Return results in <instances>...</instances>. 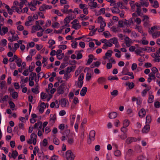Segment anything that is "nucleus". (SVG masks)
<instances>
[{"label":"nucleus","instance_id":"1","mask_svg":"<svg viewBox=\"0 0 160 160\" xmlns=\"http://www.w3.org/2000/svg\"><path fill=\"white\" fill-rule=\"evenodd\" d=\"M66 157L67 160H74L75 155L71 150H68L66 152Z\"/></svg>","mask_w":160,"mask_h":160},{"label":"nucleus","instance_id":"2","mask_svg":"<svg viewBox=\"0 0 160 160\" xmlns=\"http://www.w3.org/2000/svg\"><path fill=\"white\" fill-rule=\"evenodd\" d=\"M65 84L62 83L59 86L57 90V93L58 94H62L64 93L65 89Z\"/></svg>","mask_w":160,"mask_h":160},{"label":"nucleus","instance_id":"3","mask_svg":"<svg viewBox=\"0 0 160 160\" xmlns=\"http://www.w3.org/2000/svg\"><path fill=\"white\" fill-rule=\"evenodd\" d=\"M37 137L36 131L35 132H34L33 133L31 134L30 136L31 139L32 140L33 144L34 145H35L36 144L37 142Z\"/></svg>","mask_w":160,"mask_h":160},{"label":"nucleus","instance_id":"4","mask_svg":"<svg viewBox=\"0 0 160 160\" xmlns=\"http://www.w3.org/2000/svg\"><path fill=\"white\" fill-rule=\"evenodd\" d=\"M137 140V139L134 137H129L126 140V142L128 144H129L132 142H136Z\"/></svg>","mask_w":160,"mask_h":160},{"label":"nucleus","instance_id":"5","mask_svg":"<svg viewBox=\"0 0 160 160\" xmlns=\"http://www.w3.org/2000/svg\"><path fill=\"white\" fill-rule=\"evenodd\" d=\"M125 43L128 47H130L132 43V40L128 37H126L124 39Z\"/></svg>","mask_w":160,"mask_h":160},{"label":"nucleus","instance_id":"6","mask_svg":"<svg viewBox=\"0 0 160 160\" xmlns=\"http://www.w3.org/2000/svg\"><path fill=\"white\" fill-rule=\"evenodd\" d=\"M68 103V102L65 98L61 99L60 101V105L62 107H64L66 106L67 103Z\"/></svg>","mask_w":160,"mask_h":160},{"label":"nucleus","instance_id":"7","mask_svg":"<svg viewBox=\"0 0 160 160\" xmlns=\"http://www.w3.org/2000/svg\"><path fill=\"white\" fill-rule=\"evenodd\" d=\"M95 132L94 130H91L89 133V138L91 140L93 141L95 138Z\"/></svg>","mask_w":160,"mask_h":160},{"label":"nucleus","instance_id":"8","mask_svg":"<svg viewBox=\"0 0 160 160\" xmlns=\"http://www.w3.org/2000/svg\"><path fill=\"white\" fill-rule=\"evenodd\" d=\"M109 41L111 43L115 45L116 47H117V44L118 43V39L116 38H113L110 39Z\"/></svg>","mask_w":160,"mask_h":160},{"label":"nucleus","instance_id":"9","mask_svg":"<svg viewBox=\"0 0 160 160\" xmlns=\"http://www.w3.org/2000/svg\"><path fill=\"white\" fill-rule=\"evenodd\" d=\"M133 153V151L132 150L129 149H128V151L126 152L125 155V158L129 157L131 156Z\"/></svg>","mask_w":160,"mask_h":160},{"label":"nucleus","instance_id":"10","mask_svg":"<svg viewBox=\"0 0 160 160\" xmlns=\"http://www.w3.org/2000/svg\"><path fill=\"white\" fill-rule=\"evenodd\" d=\"M139 116L141 118L144 117L146 115V112L144 109L142 108L138 113Z\"/></svg>","mask_w":160,"mask_h":160},{"label":"nucleus","instance_id":"11","mask_svg":"<svg viewBox=\"0 0 160 160\" xmlns=\"http://www.w3.org/2000/svg\"><path fill=\"white\" fill-rule=\"evenodd\" d=\"M150 126L149 125H147L144 126L142 130L143 132L148 133L150 130Z\"/></svg>","mask_w":160,"mask_h":160},{"label":"nucleus","instance_id":"12","mask_svg":"<svg viewBox=\"0 0 160 160\" xmlns=\"http://www.w3.org/2000/svg\"><path fill=\"white\" fill-rule=\"evenodd\" d=\"M87 88L86 87H83L81 90L80 92V94L82 96H84L85 95L87 91Z\"/></svg>","mask_w":160,"mask_h":160},{"label":"nucleus","instance_id":"13","mask_svg":"<svg viewBox=\"0 0 160 160\" xmlns=\"http://www.w3.org/2000/svg\"><path fill=\"white\" fill-rule=\"evenodd\" d=\"M88 57L89 59H88L87 62L86 64L87 65L90 64L92 62V58L93 57V56L92 54H90L89 55Z\"/></svg>","mask_w":160,"mask_h":160},{"label":"nucleus","instance_id":"14","mask_svg":"<svg viewBox=\"0 0 160 160\" xmlns=\"http://www.w3.org/2000/svg\"><path fill=\"white\" fill-rule=\"evenodd\" d=\"M106 80L105 78L101 77L99 78L98 80V82L100 84H102L104 83L106 81Z\"/></svg>","mask_w":160,"mask_h":160},{"label":"nucleus","instance_id":"15","mask_svg":"<svg viewBox=\"0 0 160 160\" xmlns=\"http://www.w3.org/2000/svg\"><path fill=\"white\" fill-rule=\"evenodd\" d=\"M130 123V121L128 119H125L124 120L123 122V127L127 128L129 125Z\"/></svg>","mask_w":160,"mask_h":160},{"label":"nucleus","instance_id":"16","mask_svg":"<svg viewBox=\"0 0 160 160\" xmlns=\"http://www.w3.org/2000/svg\"><path fill=\"white\" fill-rule=\"evenodd\" d=\"M117 116V113L115 112H112L110 113L109 115V117L111 119L115 118Z\"/></svg>","mask_w":160,"mask_h":160},{"label":"nucleus","instance_id":"17","mask_svg":"<svg viewBox=\"0 0 160 160\" xmlns=\"http://www.w3.org/2000/svg\"><path fill=\"white\" fill-rule=\"evenodd\" d=\"M6 82L5 81H0V88L1 89H6L7 87H5Z\"/></svg>","mask_w":160,"mask_h":160},{"label":"nucleus","instance_id":"18","mask_svg":"<svg viewBox=\"0 0 160 160\" xmlns=\"http://www.w3.org/2000/svg\"><path fill=\"white\" fill-rule=\"evenodd\" d=\"M2 30L3 31V33H2L1 32L0 34L1 35H3L7 33L8 32V29L7 27L4 26L2 27Z\"/></svg>","mask_w":160,"mask_h":160},{"label":"nucleus","instance_id":"19","mask_svg":"<svg viewBox=\"0 0 160 160\" xmlns=\"http://www.w3.org/2000/svg\"><path fill=\"white\" fill-rule=\"evenodd\" d=\"M76 115H72L70 117V123L71 126H73L74 122L75 119Z\"/></svg>","mask_w":160,"mask_h":160},{"label":"nucleus","instance_id":"20","mask_svg":"<svg viewBox=\"0 0 160 160\" xmlns=\"http://www.w3.org/2000/svg\"><path fill=\"white\" fill-rule=\"evenodd\" d=\"M18 153L16 150L13 151L12 152V153L11 154V157L15 159L18 156Z\"/></svg>","mask_w":160,"mask_h":160},{"label":"nucleus","instance_id":"21","mask_svg":"<svg viewBox=\"0 0 160 160\" xmlns=\"http://www.w3.org/2000/svg\"><path fill=\"white\" fill-rule=\"evenodd\" d=\"M88 4L90 6L93 8H96L97 6V3L94 1L88 3Z\"/></svg>","mask_w":160,"mask_h":160},{"label":"nucleus","instance_id":"22","mask_svg":"<svg viewBox=\"0 0 160 160\" xmlns=\"http://www.w3.org/2000/svg\"><path fill=\"white\" fill-rule=\"evenodd\" d=\"M81 25L79 24H72V28H73L75 30H77L80 28L81 27Z\"/></svg>","mask_w":160,"mask_h":160},{"label":"nucleus","instance_id":"23","mask_svg":"<svg viewBox=\"0 0 160 160\" xmlns=\"http://www.w3.org/2000/svg\"><path fill=\"white\" fill-rule=\"evenodd\" d=\"M154 98V97L153 95H149L148 99V102L150 103H152L153 101Z\"/></svg>","mask_w":160,"mask_h":160},{"label":"nucleus","instance_id":"24","mask_svg":"<svg viewBox=\"0 0 160 160\" xmlns=\"http://www.w3.org/2000/svg\"><path fill=\"white\" fill-rule=\"evenodd\" d=\"M113 13H118L119 12V9L117 8L114 7L111 9Z\"/></svg>","mask_w":160,"mask_h":160},{"label":"nucleus","instance_id":"25","mask_svg":"<svg viewBox=\"0 0 160 160\" xmlns=\"http://www.w3.org/2000/svg\"><path fill=\"white\" fill-rule=\"evenodd\" d=\"M11 95L12 98L14 99H16L18 97V93L15 91L13 92L12 93H11Z\"/></svg>","mask_w":160,"mask_h":160},{"label":"nucleus","instance_id":"26","mask_svg":"<svg viewBox=\"0 0 160 160\" xmlns=\"http://www.w3.org/2000/svg\"><path fill=\"white\" fill-rule=\"evenodd\" d=\"M36 74L35 72H32L30 74L29 78L31 79V80L33 81L34 78L36 77Z\"/></svg>","mask_w":160,"mask_h":160},{"label":"nucleus","instance_id":"27","mask_svg":"<svg viewBox=\"0 0 160 160\" xmlns=\"http://www.w3.org/2000/svg\"><path fill=\"white\" fill-rule=\"evenodd\" d=\"M108 79L109 80H118V78L116 76H110L108 77Z\"/></svg>","mask_w":160,"mask_h":160},{"label":"nucleus","instance_id":"28","mask_svg":"<svg viewBox=\"0 0 160 160\" xmlns=\"http://www.w3.org/2000/svg\"><path fill=\"white\" fill-rule=\"evenodd\" d=\"M160 36V31L156 32L152 34V37L156 38Z\"/></svg>","mask_w":160,"mask_h":160},{"label":"nucleus","instance_id":"29","mask_svg":"<svg viewBox=\"0 0 160 160\" xmlns=\"http://www.w3.org/2000/svg\"><path fill=\"white\" fill-rule=\"evenodd\" d=\"M7 41L5 39H3L0 41V45L5 47L7 45Z\"/></svg>","mask_w":160,"mask_h":160},{"label":"nucleus","instance_id":"30","mask_svg":"<svg viewBox=\"0 0 160 160\" xmlns=\"http://www.w3.org/2000/svg\"><path fill=\"white\" fill-rule=\"evenodd\" d=\"M8 103L9 105L10 108L12 109V110H14V109L13 108H15V104L11 101H9Z\"/></svg>","mask_w":160,"mask_h":160},{"label":"nucleus","instance_id":"31","mask_svg":"<svg viewBox=\"0 0 160 160\" xmlns=\"http://www.w3.org/2000/svg\"><path fill=\"white\" fill-rule=\"evenodd\" d=\"M50 121H52L53 122V123H54L55 121L56 120V115L55 114H54L53 115L52 114L50 115Z\"/></svg>","mask_w":160,"mask_h":160},{"label":"nucleus","instance_id":"32","mask_svg":"<svg viewBox=\"0 0 160 160\" xmlns=\"http://www.w3.org/2000/svg\"><path fill=\"white\" fill-rule=\"evenodd\" d=\"M69 6L68 5H65L64 8L62 9L61 11L64 13H66L68 9L69 8Z\"/></svg>","mask_w":160,"mask_h":160},{"label":"nucleus","instance_id":"33","mask_svg":"<svg viewBox=\"0 0 160 160\" xmlns=\"http://www.w3.org/2000/svg\"><path fill=\"white\" fill-rule=\"evenodd\" d=\"M121 154V153L120 151L118 150H117L114 152V155L116 157L120 156Z\"/></svg>","mask_w":160,"mask_h":160},{"label":"nucleus","instance_id":"34","mask_svg":"<svg viewBox=\"0 0 160 160\" xmlns=\"http://www.w3.org/2000/svg\"><path fill=\"white\" fill-rule=\"evenodd\" d=\"M152 6L155 8H157L158 7V3L157 1L151 2Z\"/></svg>","mask_w":160,"mask_h":160},{"label":"nucleus","instance_id":"35","mask_svg":"<svg viewBox=\"0 0 160 160\" xmlns=\"http://www.w3.org/2000/svg\"><path fill=\"white\" fill-rule=\"evenodd\" d=\"M15 62L18 67H20L21 66L22 60L21 58L18 59Z\"/></svg>","mask_w":160,"mask_h":160},{"label":"nucleus","instance_id":"36","mask_svg":"<svg viewBox=\"0 0 160 160\" xmlns=\"http://www.w3.org/2000/svg\"><path fill=\"white\" fill-rule=\"evenodd\" d=\"M84 78V74L82 73H81L80 74V75H79V76L78 77V81H83L82 80Z\"/></svg>","mask_w":160,"mask_h":160},{"label":"nucleus","instance_id":"37","mask_svg":"<svg viewBox=\"0 0 160 160\" xmlns=\"http://www.w3.org/2000/svg\"><path fill=\"white\" fill-rule=\"evenodd\" d=\"M112 51L111 50H108L107 52L105 53V55L106 56L110 57L112 56Z\"/></svg>","mask_w":160,"mask_h":160},{"label":"nucleus","instance_id":"38","mask_svg":"<svg viewBox=\"0 0 160 160\" xmlns=\"http://www.w3.org/2000/svg\"><path fill=\"white\" fill-rule=\"evenodd\" d=\"M145 0H141V5L142 6H145L147 7L148 6V2H145Z\"/></svg>","mask_w":160,"mask_h":160},{"label":"nucleus","instance_id":"39","mask_svg":"<svg viewBox=\"0 0 160 160\" xmlns=\"http://www.w3.org/2000/svg\"><path fill=\"white\" fill-rule=\"evenodd\" d=\"M111 94L112 96H116L118 94V91L117 90H114L113 91L111 92Z\"/></svg>","mask_w":160,"mask_h":160},{"label":"nucleus","instance_id":"40","mask_svg":"<svg viewBox=\"0 0 160 160\" xmlns=\"http://www.w3.org/2000/svg\"><path fill=\"white\" fill-rule=\"evenodd\" d=\"M53 143L56 145H58L59 144V141L57 138H54L53 139Z\"/></svg>","mask_w":160,"mask_h":160},{"label":"nucleus","instance_id":"41","mask_svg":"<svg viewBox=\"0 0 160 160\" xmlns=\"http://www.w3.org/2000/svg\"><path fill=\"white\" fill-rule=\"evenodd\" d=\"M97 30V28H95L90 31L89 34V35L90 36H92L93 35L95 34V32Z\"/></svg>","mask_w":160,"mask_h":160},{"label":"nucleus","instance_id":"42","mask_svg":"<svg viewBox=\"0 0 160 160\" xmlns=\"http://www.w3.org/2000/svg\"><path fill=\"white\" fill-rule=\"evenodd\" d=\"M119 137L122 139L124 140L127 138V135L126 133H123L122 135H120Z\"/></svg>","mask_w":160,"mask_h":160},{"label":"nucleus","instance_id":"43","mask_svg":"<svg viewBox=\"0 0 160 160\" xmlns=\"http://www.w3.org/2000/svg\"><path fill=\"white\" fill-rule=\"evenodd\" d=\"M8 95L4 96L2 98L1 102H7L8 101Z\"/></svg>","mask_w":160,"mask_h":160},{"label":"nucleus","instance_id":"44","mask_svg":"<svg viewBox=\"0 0 160 160\" xmlns=\"http://www.w3.org/2000/svg\"><path fill=\"white\" fill-rule=\"evenodd\" d=\"M38 86H37L35 88H32V92L38 94L39 92V91H38Z\"/></svg>","mask_w":160,"mask_h":160},{"label":"nucleus","instance_id":"45","mask_svg":"<svg viewBox=\"0 0 160 160\" xmlns=\"http://www.w3.org/2000/svg\"><path fill=\"white\" fill-rule=\"evenodd\" d=\"M151 121V116L149 115H147L146 117V122L148 123H150Z\"/></svg>","mask_w":160,"mask_h":160},{"label":"nucleus","instance_id":"46","mask_svg":"<svg viewBox=\"0 0 160 160\" xmlns=\"http://www.w3.org/2000/svg\"><path fill=\"white\" fill-rule=\"evenodd\" d=\"M79 7L81 9L83 10L87 7V5L85 4L81 3L79 5Z\"/></svg>","mask_w":160,"mask_h":160},{"label":"nucleus","instance_id":"47","mask_svg":"<svg viewBox=\"0 0 160 160\" xmlns=\"http://www.w3.org/2000/svg\"><path fill=\"white\" fill-rule=\"evenodd\" d=\"M142 42L143 45H147L148 43V42L146 40V38L145 37L142 38Z\"/></svg>","mask_w":160,"mask_h":160},{"label":"nucleus","instance_id":"48","mask_svg":"<svg viewBox=\"0 0 160 160\" xmlns=\"http://www.w3.org/2000/svg\"><path fill=\"white\" fill-rule=\"evenodd\" d=\"M129 4L132 9H135V4H134V1H130L129 2Z\"/></svg>","mask_w":160,"mask_h":160},{"label":"nucleus","instance_id":"49","mask_svg":"<svg viewBox=\"0 0 160 160\" xmlns=\"http://www.w3.org/2000/svg\"><path fill=\"white\" fill-rule=\"evenodd\" d=\"M78 42L76 41L73 42L71 44L72 47L74 48H76L78 46Z\"/></svg>","mask_w":160,"mask_h":160},{"label":"nucleus","instance_id":"50","mask_svg":"<svg viewBox=\"0 0 160 160\" xmlns=\"http://www.w3.org/2000/svg\"><path fill=\"white\" fill-rule=\"evenodd\" d=\"M72 68H73V66L72 67H69L67 68L66 70V73H69L70 72L72 69Z\"/></svg>","mask_w":160,"mask_h":160},{"label":"nucleus","instance_id":"51","mask_svg":"<svg viewBox=\"0 0 160 160\" xmlns=\"http://www.w3.org/2000/svg\"><path fill=\"white\" fill-rule=\"evenodd\" d=\"M149 18L147 15H144L143 16L142 21L144 22H147L149 21Z\"/></svg>","mask_w":160,"mask_h":160},{"label":"nucleus","instance_id":"52","mask_svg":"<svg viewBox=\"0 0 160 160\" xmlns=\"http://www.w3.org/2000/svg\"><path fill=\"white\" fill-rule=\"evenodd\" d=\"M43 74V76H42V78H47L50 77L49 75L47 74H45L44 73L42 72H41L39 73V74Z\"/></svg>","mask_w":160,"mask_h":160},{"label":"nucleus","instance_id":"53","mask_svg":"<svg viewBox=\"0 0 160 160\" xmlns=\"http://www.w3.org/2000/svg\"><path fill=\"white\" fill-rule=\"evenodd\" d=\"M70 22V20L68 17H67L64 20V23L68 24Z\"/></svg>","mask_w":160,"mask_h":160},{"label":"nucleus","instance_id":"54","mask_svg":"<svg viewBox=\"0 0 160 160\" xmlns=\"http://www.w3.org/2000/svg\"><path fill=\"white\" fill-rule=\"evenodd\" d=\"M34 2L33 3V5H32V6L33 7L35 8V6L37 5V4H38V5H40L41 3V2H40L36 0L34 1Z\"/></svg>","mask_w":160,"mask_h":160},{"label":"nucleus","instance_id":"55","mask_svg":"<svg viewBox=\"0 0 160 160\" xmlns=\"http://www.w3.org/2000/svg\"><path fill=\"white\" fill-rule=\"evenodd\" d=\"M45 7V4H43L39 8V10L41 11H44L46 10Z\"/></svg>","mask_w":160,"mask_h":160},{"label":"nucleus","instance_id":"56","mask_svg":"<svg viewBox=\"0 0 160 160\" xmlns=\"http://www.w3.org/2000/svg\"><path fill=\"white\" fill-rule=\"evenodd\" d=\"M91 78V76L90 74H89L88 73H87L86 77V81H88L90 80Z\"/></svg>","mask_w":160,"mask_h":160},{"label":"nucleus","instance_id":"57","mask_svg":"<svg viewBox=\"0 0 160 160\" xmlns=\"http://www.w3.org/2000/svg\"><path fill=\"white\" fill-rule=\"evenodd\" d=\"M68 138V142L70 144H71L73 142V138L72 137H69Z\"/></svg>","mask_w":160,"mask_h":160},{"label":"nucleus","instance_id":"58","mask_svg":"<svg viewBox=\"0 0 160 160\" xmlns=\"http://www.w3.org/2000/svg\"><path fill=\"white\" fill-rule=\"evenodd\" d=\"M10 68L12 70H13L16 68V65L14 63H11L10 64Z\"/></svg>","mask_w":160,"mask_h":160},{"label":"nucleus","instance_id":"59","mask_svg":"<svg viewBox=\"0 0 160 160\" xmlns=\"http://www.w3.org/2000/svg\"><path fill=\"white\" fill-rule=\"evenodd\" d=\"M45 94H46L43 92H42L40 94L41 99H44L46 98V95Z\"/></svg>","mask_w":160,"mask_h":160},{"label":"nucleus","instance_id":"60","mask_svg":"<svg viewBox=\"0 0 160 160\" xmlns=\"http://www.w3.org/2000/svg\"><path fill=\"white\" fill-rule=\"evenodd\" d=\"M59 128L61 131H63L64 130L65 128V126L64 124H60L58 127Z\"/></svg>","mask_w":160,"mask_h":160},{"label":"nucleus","instance_id":"61","mask_svg":"<svg viewBox=\"0 0 160 160\" xmlns=\"http://www.w3.org/2000/svg\"><path fill=\"white\" fill-rule=\"evenodd\" d=\"M145 157L143 155H141L137 157V160H145Z\"/></svg>","mask_w":160,"mask_h":160},{"label":"nucleus","instance_id":"62","mask_svg":"<svg viewBox=\"0 0 160 160\" xmlns=\"http://www.w3.org/2000/svg\"><path fill=\"white\" fill-rule=\"evenodd\" d=\"M151 70L152 72L155 74L157 72H158V70L157 68L155 67L152 68L151 69Z\"/></svg>","mask_w":160,"mask_h":160},{"label":"nucleus","instance_id":"63","mask_svg":"<svg viewBox=\"0 0 160 160\" xmlns=\"http://www.w3.org/2000/svg\"><path fill=\"white\" fill-rule=\"evenodd\" d=\"M126 128L127 127L123 126L121 128V131L123 133H126V132L127 131V129Z\"/></svg>","mask_w":160,"mask_h":160},{"label":"nucleus","instance_id":"64","mask_svg":"<svg viewBox=\"0 0 160 160\" xmlns=\"http://www.w3.org/2000/svg\"><path fill=\"white\" fill-rule=\"evenodd\" d=\"M154 105L156 108H158L160 107V103L158 101L154 103Z\"/></svg>","mask_w":160,"mask_h":160}]
</instances>
